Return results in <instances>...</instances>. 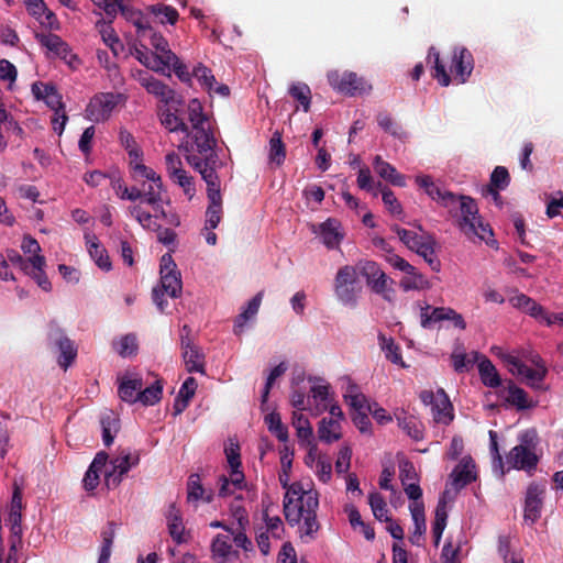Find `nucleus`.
<instances>
[{"mask_svg": "<svg viewBox=\"0 0 563 563\" xmlns=\"http://www.w3.org/2000/svg\"><path fill=\"white\" fill-rule=\"evenodd\" d=\"M289 95L300 103L302 110L308 112L311 104V90L305 82H292L288 89Z\"/></svg>", "mask_w": 563, "mask_h": 563, "instance_id": "nucleus-54", "label": "nucleus"}, {"mask_svg": "<svg viewBox=\"0 0 563 563\" xmlns=\"http://www.w3.org/2000/svg\"><path fill=\"white\" fill-rule=\"evenodd\" d=\"M57 346L60 352L58 364L66 371L76 358L77 350L68 338H60L57 341Z\"/></svg>", "mask_w": 563, "mask_h": 563, "instance_id": "nucleus-57", "label": "nucleus"}, {"mask_svg": "<svg viewBox=\"0 0 563 563\" xmlns=\"http://www.w3.org/2000/svg\"><path fill=\"white\" fill-rule=\"evenodd\" d=\"M166 520L168 532L173 540L178 544L187 542L188 534L183 523L180 510L175 506V504H172L169 506L166 515Z\"/></svg>", "mask_w": 563, "mask_h": 563, "instance_id": "nucleus-30", "label": "nucleus"}, {"mask_svg": "<svg viewBox=\"0 0 563 563\" xmlns=\"http://www.w3.org/2000/svg\"><path fill=\"white\" fill-rule=\"evenodd\" d=\"M375 172L385 180L394 186L405 187V176L396 170V168L388 162H385L379 155L375 156L373 161Z\"/></svg>", "mask_w": 563, "mask_h": 563, "instance_id": "nucleus-36", "label": "nucleus"}, {"mask_svg": "<svg viewBox=\"0 0 563 563\" xmlns=\"http://www.w3.org/2000/svg\"><path fill=\"white\" fill-rule=\"evenodd\" d=\"M368 503L372 508L374 517L379 521H389V511L384 497L379 493H371Z\"/></svg>", "mask_w": 563, "mask_h": 563, "instance_id": "nucleus-61", "label": "nucleus"}, {"mask_svg": "<svg viewBox=\"0 0 563 563\" xmlns=\"http://www.w3.org/2000/svg\"><path fill=\"white\" fill-rule=\"evenodd\" d=\"M159 121L162 125L168 130L169 132H183L186 136H189V126L184 122V120L177 114L173 113L169 109H166L161 112Z\"/></svg>", "mask_w": 563, "mask_h": 563, "instance_id": "nucleus-49", "label": "nucleus"}, {"mask_svg": "<svg viewBox=\"0 0 563 563\" xmlns=\"http://www.w3.org/2000/svg\"><path fill=\"white\" fill-rule=\"evenodd\" d=\"M108 459L109 456L106 452L96 454L82 479L86 490H93L99 485L100 473L107 466Z\"/></svg>", "mask_w": 563, "mask_h": 563, "instance_id": "nucleus-31", "label": "nucleus"}, {"mask_svg": "<svg viewBox=\"0 0 563 563\" xmlns=\"http://www.w3.org/2000/svg\"><path fill=\"white\" fill-rule=\"evenodd\" d=\"M143 387L142 378L124 377L119 385V397L126 402L133 404L139 401V393Z\"/></svg>", "mask_w": 563, "mask_h": 563, "instance_id": "nucleus-41", "label": "nucleus"}, {"mask_svg": "<svg viewBox=\"0 0 563 563\" xmlns=\"http://www.w3.org/2000/svg\"><path fill=\"white\" fill-rule=\"evenodd\" d=\"M419 398L424 406L430 407L435 423L448 426L453 421V406L444 389L439 388L437 391L428 389L422 390Z\"/></svg>", "mask_w": 563, "mask_h": 563, "instance_id": "nucleus-12", "label": "nucleus"}, {"mask_svg": "<svg viewBox=\"0 0 563 563\" xmlns=\"http://www.w3.org/2000/svg\"><path fill=\"white\" fill-rule=\"evenodd\" d=\"M113 347L120 356H131L135 354L137 350L136 336L134 334H126L120 338L119 341L113 342Z\"/></svg>", "mask_w": 563, "mask_h": 563, "instance_id": "nucleus-64", "label": "nucleus"}, {"mask_svg": "<svg viewBox=\"0 0 563 563\" xmlns=\"http://www.w3.org/2000/svg\"><path fill=\"white\" fill-rule=\"evenodd\" d=\"M140 462L137 451L122 450L110 461L104 471V485L107 488H115L122 482L123 476Z\"/></svg>", "mask_w": 563, "mask_h": 563, "instance_id": "nucleus-14", "label": "nucleus"}, {"mask_svg": "<svg viewBox=\"0 0 563 563\" xmlns=\"http://www.w3.org/2000/svg\"><path fill=\"white\" fill-rule=\"evenodd\" d=\"M188 120L191 124V139L196 145L199 154L209 155L213 154L216 146V139L211 130V123L203 112V107L198 99H191L187 107Z\"/></svg>", "mask_w": 563, "mask_h": 563, "instance_id": "nucleus-3", "label": "nucleus"}, {"mask_svg": "<svg viewBox=\"0 0 563 563\" xmlns=\"http://www.w3.org/2000/svg\"><path fill=\"white\" fill-rule=\"evenodd\" d=\"M163 393V385L159 379L155 380L154 384L141 389L139 393V401L146 406H152L159 401Z\"/></svg>", "mask_w": 563, "mask_h": 563, "instance_id": "nucleus-63", "label": "nucleus"}, {"mask_svg": "<svg viewBox=\"0 0 563 563\" xmlns=\"http://www.w3.org/2000/svg\"><path fill=\"white\" fill-rule=\"evenodd\" d=\"M189 74H190V79L192 77H195L198 80V82L200 84V86L210 96H212L213 85L217 84V80H216V77L213 76L210 68H208L203 64H198L197 66H195V68L192 69L191 73L189 71ZM190 82H191V80L188 84H190Z\"/></svg>", "mask_w": 563, "mask_h": 563, "instance_id": "nucleus-50", "label": "nucleus"}, {"mask_svg": "<svg viewBox=\"0 0 563 563\" xmlns=\"http://www.w3.org/2000/svg\"><path fill=\"white\" fill-rule=\"evenodd\" d=\"M212 558L218 563H225L230 561L233 556H236L238 553L232 549L230 543V537L218 534L211 544Z\"/></svg>", "mask_w": 563, "mask_h": 563, "instance_id": "nucleus-39", "label": "nucleus"}, {"mask_svg": "<svg viewBox=\"0 0 563 563\" xmlns=\"http://www.w3.org/2000/svg\"><path fill=\"white\" fill-rule=\"evenodd\" d=\"M147 9L162 24L168 23L174 25L179 18L175 8L164 3L152 4Z\"/></svg>", "mask_w": 563, "mask_h": 563, "instance_id": "nucleus-52", "label": "nucleus"}, {"mask_svg": "<svg viewBox=\"0 0 563 563\" xmlns=\"http://www.w3.org/2000/svg\"><path fill=\"white\" fill-rule=\"evenodd\" d=\"M159 273L161 287L153 289V300L159 311L163 312L167 305L164 299V294L166 292L172 298H177L180 296L183 289L181 275L170 253H166L162 256Z\"/></svg>", "mask_w": 563, "mask_h": 563, "instance_id": "nucleus-4", "label": "nucleus"}, {"mask_svg": "<svg viewBox=\"0 0 563 563\" xmlns=\"http://www.w3.org/2000/svg\"><path fill=\"white\" fill-rule=\"evenodd\" d=\"M133 177L135 179H145L148 185H142V191L144 192V205L152 207L154 211H158V205L163 203V184L161 176L156 172L142 163H136L133 166Z\"/></svg>", "mask_w": 563, "mask_h": 563, "instance_id": "nucleus-11", "label": "nucleus"}, {"mask_svg": "<svg viewBox=\"0 0 563 563\" xmlns=\"http://www.w3.org/2000/svg\"><path fill=\"white\" fill-rule=\"evenodd\" d=\"M119 140H120L121 145L128 151L129 156L131 158L130 164H131V167L133 168V166L136 163H141L142 151L139 147V145L136 144L133 135L124 129L120 130Z\"/></svg>", "mask_w": 563, "mask_h": 563, "instance_id": "nucleus-51", "label": "nucleus"}, {"mask_svg": "<svg viewBox=\"0 0 563 563\" xmlns=\"http://www.w3.org/2000/svg\"><path fill=\"white\" fill-rule=\"evenodd\" d=\"M477 367L482 383L485 386L490 388H497L501 385V378L495 365L486 356L481 354Z\"/></svg>", "mask_w": 563, "mask_h": 563, "instance_id": "nucleus-40", "label": "nucleus"}, {"mask_svg": "<svg viewBox=\"0 0 563 563\" xmlns=\"http://www.w3.org/2000/svg\"><path fill=\"white\" fill-rule=\"evenodd\" d=\"M187 500L188 503H197L199 500L210 503L212 500V493H206L198 474H191L189 476L187 484Z\"/></svg>", "mask_w": 563, "mask_h": 563, "instance_id": "nucleus-46", "label": "nucleus"}, {"mask_svg": "<svg viewBox=\"0 0 563 563\" xmlns=\"http://www.w3.org/2000/svg\"><path fill=\"white\" fill-rule=\"evenodd\" d=\"M319 494L300 482L292 483L284 496V515L289 526L297 527L301 540H313L320 529L317 518Z\"/></svg>", "mask_w": 563, "mask_h": 563, "instance_id": "nucleus-1", "label": "nucleus"}, {"mask_svg": "<svg viewBox=\"0 0 563 563\" xmlns=\"http://www.w3.org/2000/svg\"><path fill=\"white\" fill-rule=\"evenodd\" d=\"M134 56L146 68L164 75L167 74L164 69V63L159 58H156V55H154L153 52L135 48Z\"/></svg>", "mask_w": 563, "mask_h": 563, "instance_id": "nucleus-60", "label": "nucleus"}, {"mask_svg": "<svg viewBox=\"0 0 563 563\" xmlns=\"http://www.w3.org/2000/svg\"><path fill=\"white\" fill-rule=\"evenodd\" d=\"M409 510L415 525V530L410 537V541L412 544L420 545V541L422 540V536L427 529L424 505L422 501H412L409 505Z\"/></svg>", "mask_w": 563, "mask_h": 563, "instance_id": "nucleus-34", "label": "nucleus"}, {"mask_svg": "<svg viewBox=\"0 0 563 563\" xmlns=\"http://www.w3.org/2000/svg\"><path fill=\"white\" fill-rule=\"evenodd\" d=\"M86 245L91 258L96 262L99 268L103 271L111 269V261L110 257L103 246H101L98 242V239L95 234L87 233L85 235Z\"/></svg>", "mask_w": 563, "mask_h": 563, "instance_id": "nucleus-35", "label": "nucleus"}, {"mask_svg": "<svg viewBox=\"0 0 563 563\" xmlns=\"http://www.w3.org/2000/svg\"><path fill=\"white\" fill-rule=\"evenodd\" d=\"M323 244L328 249H335L343 240L344 233L341 229V223L335 219H328L319 225L318 231Z\"/></svg>", "mask_w": 563, "mask_h": 563, "instance_id": "nucleus-29", "label": "nucleus"}, {"mask_svg": "<svg viewBox=\"0 0 563 563\" xmlns=\"http://www.w3.org/2000/svg\"><path fill=\"white\" fill-rule=\"evenodd\" d=\"M140 82L148 93L154 95L165 104L181 103L180 100H177L175 90L169 88L163 81L154 78L153 76L144 74L140 77Z\"/></svg>", "mask_w": 563, "mask_h": 563, "instance_id": "nucleus-25", "label": "nucleus"}, {"mask_svg": "<svg viewBox=\"0 0 563 563\" xmlns=\"http://www.w3.org/2000/svg\"><path fill=\"white\" fill-rule=\"evenodd\" d=\"M21 133L22 129L8 114L3 106L0 103V150L3 151L7 147V137L10 134L20 135Z\"/></svg>", "mask_w": 563, "mask_h": 563, "instance_id": "nucleus-44", "label": "nucleus"}, {"mask_svg": "<svg viewBox=\"0 0 563 563\" xmlns=\"http://www.w3.org/2000/svg\"><path fill=\"white\" fill-rule=\"evenodd\" d=\"M396 419L398 427L412 440L420 441L423 439V424L417 417L401 410L396 413Z\"/></svg>", "mask_w": 563, "mask_h": 563, "instance_id": "nucleus-33", "label": "nucleus"}, {"mask_svg": "<svg viewBox=\"0 0 563 563\" xmlns=\"http://www.w3.org/2000/svg\"><path fill=\"white\" fill-rule=\"evenodd\" d=\"M507 393L505 400L518 410H526L536 407L537 402L533 401L527 394L526 390L516 386L514 383H509L504 389Z\"/></svg>", "mask_w": 563, "mask_h": 563, "instance_id": "nucleus-32", "label": "nucleus"}, {"mask_svg": "<svg viewBox=\"0 0 563 563\" xmlns=\"http://www.w3.org/2000/svg\"><path fill=\"white\" fill-rule=\"evenodd\" d=\"M96 29L98 30L102 42L112 51L115 56H118L123 51V45L114 29L112 27L111 21L107 22L101 19L97 21Z\"/></svg>", "mask_w": 563, "mask_h": 563, "instance_id": "nucleus-37", "label": "nucleus"}, {"mask_svg": "<svg viewBox=\"0 0 563 563\" xmlns=\"http://www.w3.org/2000/svg\"><path fill=\"white\" fill-rule=\"evenodd\" d=\"M548 374V368L542 367L540 368H530L527 365L521 367V371L518 375H521L525 377L527 384L534 388V389H541L543 380Z\"/></svg>", "mask_w": 563, "mask_h": 563, "instance_id": "nucleus-59", "label": "nucleus"}, {"mask_svg": "<svg viewBox=\"0 0 563 563\" xmlns=\"http://www.w3.org/2000/svg\"><path fill=\"white\" fill-rule=\"evenodd\" d=\"M310 405L309 412L317 417L324 412L330 402L333 401L332 393L330 391V386L324 383H317L310 388Z\"/></svg>", "mask_w": 563, "mask_h": 563, "instance_id": "nucleus-27", "label": "nucleus"}, {"mask_svg": "<svg viewBox=\"0 0 563 563\" xmlns=\"http://www.w3.org/2000/svg\"><path fill=\"white\" fill-rule=\"evenodd\" d=\"M197 389V382L194 377H188L181 385L178 396L174 404L176 413H180L189 404Z\"/></svg>", "mask_w": 563, "mask_h": 563, "instance_id": "nucleus-48", "label": "nucleus"}, {"mask_svg": "<svg viewBox=\"0 0 563 563\" xmlns=\"http://www.w3.org/2000/svg\"><path fill=\"white\" fill-rule=\"evenodd\" d=\"M269 161L277 166L282 165L286 157L285 145L278 132H275L269 140Z\"/></svg>", "mask_w": 563, "mask_h": 563, "instance_id": "nucleus-62", "label": "nucleus"}, {"mask_svg": "<svg viewBox=\"0 0 563 563\" xmlns=\"http://www.w3.org/2000/svg\"><path fill=\"white\" fill-rule=\"evenodd\" d=\"M481 354L478 352H472L471 356L464 353L462 350H455L452 355V365L455 372L463 373L470 369V367L478 362Z\"/></svg>", "mask_w": 563, "mask_h": 563, "instance_id": "nucleus-55", "label": "nucleus"}, {"mask_svg": "<svg viewBox=\"0 0 563 563\" xmlns=\"http://www.w3.org/2000/svg\"><path fill=\"white\" fill-rule=\"evenodd\" d=\"M427 63L433 68L434 71L432 76L438 80V82L443 87H448L452 79L440 59L439 52L434 47H430L427 56Z\"/></svg>", "mask_w": 563, "mask_h": 563, "instance_id": "nucleus-45", "label": "nucleus"}, {"mask_svg": "<svg viewBox=\"0 0 563 563\" xmlns=\"http://www.w3.org/2000/svg\"><path fill=\"white\" fill-rule=\"evenodd\" d=\"M167 210L164 209L163 203L158 205V211L151 212L143 207V201L132 203L128 207V213L131 216L144 230L147 231H159L161 224L157 223L158 219H164V214H167Z\"/></svg>", "mask_w": 563, "mask_h": 563, "instance_id": "nucleus-20", "label": "nucleus"}, {"mask_svg": "<svg viewBox=\"0 0 563 563\" xmlns=\"http://www.w3.org/2000/svg\"><path fill=\"white\" fill-rule=\"evenodd\" d=\"M406 275L400 279L399 286L404 291L410 290H428L431 287L429 279L419 273L415 266H412L411 273H405Z\"/></svg>", "mask_w": 563, "mask_h": 563, "instance_id": "nucleus-42", "label": "nucleus"}, {"mask_svg": "<svg viewBox=\"0 0 563 563\" xmlns=\"http://www.w3.org/2000/svg\"><path fill=\"white\" fill-rule=\"evenodd\" d=\"M29 14H31L42 26L49 30H58L59 22L55 13L49 10L44 0H24Z\"/></svg>", "mask_w": 563, "mask_h": 563, "instance_id": "nucleus-24", "label": "nucleus"}, {"mask_svg": "<svg viewBox=\"0 0 563 563\" xmlns=\"http://www.w3.org/2000/svg\"><path fill=\"white\" fill-rule=\"evenodd\" d=\"M319 439L332 443L341 439V422L335 418H323L318 428Z\"/></svg>", "mask_w": 563, "mask_h": 563, "instance_id": "nucleus-43", "label": "nucleus"}, {"mask_svg": "<svg viewBox=\"0 0 563 563\" xmlns=\"http://www.w3.org/2000/svg\"><path fill=\"white\" fill-rule=\"evenodd\" d=\"M146 37L150 38V43L155 49L153 54L164 63L165 71L168 73L173 69L179 80L189 82L190 74L188 67L172 52L167 40L162 34L153 32L152 29Z\"/></svg>", "mask_w": 563, "mask_h": 563, "instance_id": "nucleus-8", "label": "nucleus"}, {"mask_svg": "<svg viewBox=\"0 0 563 563\" xmlns=\"http://www.w3.org/2000/svg\"><path fill=\"white\" fill-rule=\"evenodd\" d=\"M476 466L471 456H464L452 471L450 478L454 489L460 490L476 479Z\"/></svg>", "mask_w": 563, "mask_h": 563, "instance_id": "nucleus-26", "label": "nucleus"}, {"mask_svg": "<svg viewBox=\"0 0 563 563\" xmlns=\"http://www.w3.org/2000/svg\"><path fill=\"white\" fill-rule=\"evenodd\" d=\"M416 184L422 188L432 200L446 208L449 212H452V208L457 203V196L434 183L429 175H418L416 177Z\"/></svg>", "mask_w": 563, "mask_h": 563, "instance_id": "nucleus-18", "label": "nucleus"}, {"mask_svg": "<svg viewBox=\"0 0 563 563\" xmlns=\"http://www.w3.org/2000/svg\"><path fill=\"white\" fill-rule=\"evenodd\" d=\"M292 426L296 429L297 437L300 441L310 443L313 437L312 427L308 418L301 412H294Z\"/></svg>", "mask_w": 563, "mask_h": 563, "instance_id": "nucleus-53", "label": "nucleus"}, {"mask_svg": "<svg viewBox=\"0 0 563 563\" xmlns=\"http://www.w3.org/2000/svg\"><path fill=\"white\" fill-rule=\"evenodd\" d=\"M446 519H448V514H446L445 503L440 501L435 509V516H434V521H433V526H432V533H433L435 547H438L441 541L443 531L446 527Z\"/></svg>", "mask_w": 563, "mask_h": 563, "instance_id": "nucleus-58", "label": "nucleus"}, {"mask_svg": "<svg viewBox=\"0 0 563 563\" xmlns=\"http://www.w3.org/2000/svg\"><path fill=\"white\" fill-rule=\"evenodd\" d=\"M328 81L333 89L349 96L367 93L372 89L371 85L352 71H330Z\"/></svg>", "mask_w": 563, "mask_h": 563, "instance_id": "nucleus-15", "label": "nucleus"}, {"mask_svg": "<svg viewBox=\"0 0 563 563\" xmlns=\"http://www.w3.org/2000/svg\"><path fill=\"white\" fill-rule=\"evenodd\" d=\"M264 421L268 431L273 433L280 442L288 441L287 427L282 422V418L278 412H271L266 415Z\"/></svg>", "mask_w": 563, "mask_h": 563, "instance_id": "nucleus-56", "label": "nucleus"}, {"mask_svg": "<svg viewBox=\"0 0 563 563\" xmlns=\"http://www.w3.org/2000/svg\"><path fill=\"white\" fill-rule=\"evenodd\" d=\"M433 319H435V322L450 321L453 327L459 330L466 329V322L463 316L451 307L433 308Z\"/></svg>", "mask_w": 563, "mask_h": 563, "instance_id": "nucleus-47", "label": "nucleus"}, {"mask_svg": "<svg viewBox=\"0 0 563 563\" xmlns=\"http://www.w3.org/2000/svg\"><path fill=\"white\" fill-rule=\"evenodd\" d=\"M190 329L188 325L183 327L181 333V347H183V357L188 372H205L203 356L198 351V349L192 345L191 340L189 339Z\"/></svg>", "mask_w": 563, "mask_h": 563, "instance_id": "nucleus-22", "label": "nucleus"}, {"mask_svg": "<svg viewBox=\"0 0 563 563\" xmlns=\"http://www.w3.org/2000/svg\"><path fill=\"white\" fill-rule=\"evenodd\" d=\"M245 477L242 471L230 472L229 476L219 477V496L227 497L244 487Z\"/></svg>", "mask_w": 563, "mask_h": 563, "instance_id": "nucleus-38", "label": "nucleus"}, {"mask_svg": "<svg viewBox=\"0 0 563 563\" xmlns=\"http://www.w3.org/2000/svg\"><path fill=\"white\" fill-rule=\"evenodd\" d=\"M358 268L344 265L339 268L334 277L333 290L336 299L344 306L355 308L362 287L358 283Z\"/></svg>", "mask_w": 563, "mask_h": 563, "instance_id": "nucleus-6", "label": "nucleus"}, {"mask_svg": "<svg viewBox=\"0 0 563 563\" xmlns=\"http://www.w3.org/2000/svg\"><path fill=\"white\" fill-rule=\"evenodd\" d=\"M121 99L122 96L119 93L106 92L96 95L86 108L87 118L95 122L108 120Z\"/></svg>", "mask_w": 563, "mask_h": 563, "instance_id": "nucleus-16", "label": "nucleus"}, {"mask_svg": "<svg viewBox=\"0 0 563 563\" xmlns=\"http://www.w3.org/2000/svg\"><path fill=\"white\" fill-rule=\"evenodd\" d=\"M179 148L186 152L188 163L197 169L202 179L207 184V196L210 202H222L221 191H220V181L217 173L212 167L209 166L208 159L214 155L205 156V161L202 158L197 157L191 154L192 145L189 144L188 141L181 143Z\"/></svg>", "mask_w": 563, "mask_h": 563, "instance_id": "nucleus-10", "label": "nucleus"}, {"mask_svg": "<svg viewBox=\"0 0 563 563\" xmlns=\"http://www.w3.org/2000/svg\"><path fill=\"white\" fill-rule=\"evenodd\" d=\"M407 230L404 228L396 227L394 229L395 233L398 235L399 240L411 251H415L417 254L422 256L433 271H439L440 263L434 258V249H433V240L430 235L422 232Z\"/></svg>", "mask_w": 563, "mask_h": 563, "instance_id": "nucleus-9", "label": "nucleus"}, {"mask_svg": "<svg viewBox=\"0 0 563 563\" xmlns=\"http://www.w3.org/2000/svg\"><path fill=\"white\" fill-rule=\"evenodd\" d=\"M7 258L13 264L20 267L22 272L31 276L38 287L45 291L52 289L51 282L45 274L46 261L44 256H30L23 258L16 251L11 250L7 253Z\"/></svg>", "mask_w": 563, "mask_h": 563, "instance_id": "nucleus-13", "label": "nucleus"}, {"mask_svg": "<svg viewBox=\"0 0 563 563\" xmlns=\"http://www.w3.org/2000/svg\"><path fill=\"white\" fill-rule=\"evenodd\" d=\"M474 68V59L471 52L465 47H454L451 57L450 71L456 84H464L471 76Z\"/></svg>", "mask_w": 563, "mask_h": 563, "instance_id": "nucleus-19", "label": "nucleus"}, {"mask_svg": "<svg viewBox=\"0 0 563 563\" xmlns=\"http://www.w3.org/2000/svg\"><path fill=\"white\" fill-rule=\"evenodd\" d=\"M360 274L365 278L367 287L380 296L388 303H394L396 290L391 279L374 261H361L357 263Z\"/></svg>", "mask_w": 563, "mask_h": 563, "instance_id": "nucleus-5", "label": "nucleus"}, {"mask_svg": "<svg viewBox=\"0 0 563 563\" xmlns=\"http://www.w3.org/2000/svg\"><path fill=\"white\" fill-rule=\"evenodd\" d=\"M545 487L539 484L529 485L525 501V520L534 523L541 516Z\"/></svg>", "mask_w": 563, "mask_h": 563, "instance_id": "nucleus-23", "label": "nucleus"}, {"mask_svg": "<svg viewBox=\"0 0 563 563\" xmlns=\"http://www.w3.org/2000/svg\"><path fill=\"white\" fill-rule=\"evenodd\" d=\"M534 438L536 431H526L520 435V443L514 446L506 456L508 470H521L531 474L537 468L539 459L532 443Z\"/></svg>", "mask_w": 563, "mask_h": 563, "instance_id": "nucleus-7", "label": "nucleus"}, {"mask_svg": "<svg viewBox=\"0 0 563 563\" xmlns=\"http://www.w3.org/2000/svg\"><path fill=\"white\" fill-rule=\"evenodd\" d=\"M122 16L130 22L135 29L139 37H146L151 32V23L140 9L132 5L131 0H115Z\"/></svg>", "mask_w": 563, "mask_h": 563, "instance_id": "nucleus-21", "label": "nucleus"}, {"mask_svg": "<svg viewBox=\"0 0 563 563\" xmlns=\"http://www.w3.org/2000/svg\"><path fill=\"white\" fill-rule=\"evenodd\" d=\"M456 218V225L460 231L471 241H483L493 245L494 233L488 223H484L478 214V207L475 200L468 196H457V203L450 212Z\"/></svg>", "mask_w": 563, "mask_h": 563, "instance_id": "nucleus-2", "label": "nucleus"}, {"mask_svg": "<svg viewBox=\"0 0 563 563\" xmlns=\"http://www.w3.org/2000/svg\"><path fill=\"white\" fill-rule=\"evenodd\" d=\"M32 93L36 100L44 101L53 111L65 109L62 96L52 84L36 81L32 85Z\"/></svg>", "mask_w": 563, "mask_h": 563, "instance_id": "nucleus-28", "label": "nucleus"}, {"mask_svg": "<svg viewBox=\"0 0 563 563\" xmlns=\"http://www.w3.org/2000/svg\"><path fill=\"white\" fill-rule=\"evenodd\" d=\"M35 38L52 56L62 58L71 68H76L80 64L79 58L71 53L68 44L58 35L52 33H36Z\"/></svg>", "mask_w": 563, "mask_h": 563, "instance_id": "nucleus-17", "label": "nucleus"}]
</instances>
